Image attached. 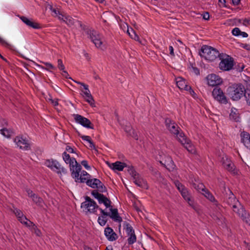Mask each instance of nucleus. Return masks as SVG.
Here are the masks:
<instances>
[{
  "mask_svg": "<svg viewBox=\"0 0 250 250\" xmlns=\"http://www.w3.org/2000/svg\"><path fill=\"white\" fill-rule=\"evenodd\" d=\"M45 165L46 167L58 173L62 172L63 174H66L67 173V169L63 167H62L61 165L57 160L53 159L47 160L45 162Z\"/></svg>",
  "mask_w": 250,
  "mask_h": 250,
  "instance_id": "11",
  "label": "nucleus"
},
{
  "mask_svg": "<svg viewBox=\"0 0 250 250\" xmlns=\"http://www.w3.org/2000/svg\"><path fill=\"white\" fill-rule=\"evenodd\" d=\"M98 191V190H93L91 192V194L98 200L99 204H103L106 208H111V201L103 194L99 193Z\"/></svg>",
  "mask_w": 250,
  "mask_h": 250,
  "instance_id": "14",
  "label": "nucleus"
},
{
  "mask_svg": "<svg viewBox=\"0 0 250 250\" xmlns=\"http://www.w3.org/2000/svg\"><path fill=\"white\" fill-rule=\"evenodd\" d=\"M182 197L184 198V199L186 200L187 199H188L189 197H190V195L188 191V189L187 188L185 190H184L181 193Z\"/></svg>",
  "mask_w": 250,
  "mask_h": 250,
  "instance_id": "42",
  "label": "nucleus"
},
{
  "mask_svg": "<svg viewBox=\"0 0 250 250\" xmlns=\"http://www.w3.org/2000/svg\"><path fill=\"white\" fill-rule=\"evenodd\" d=\"M82 30L84 31L86 34H87L89 36L93 33L94 30H91L88 27H87L85 25L83 27Z\"/></svg>",
  "mask_w": 250,
  "mask_h": 250,
  "instance_id": "46",
  "label": "nucleus"
},
{
  "mask_svg": "<svg viewBox=\"0 0 250 250\" xmlns=\"http://www.w3.org/2000/svg\"><path fill=\"white\" fill-rule=\"evenodd\" d=\"M109 209L110 213L105 211L102 208H99L101 216H99L98 222L101 226H104L106 224L107 221L106 219L107 216H109L114 221L116 222L121 223L122 221V218L119 215L117 208H113L112 207H111Z\"/></svg>",
  "mask_w": 250,
  "mask_h": 250,
  "instance_id": "2",
  "label": "nucleus"
},
{
  "mask_svg": "<svg viewBox=\"0 0 250 250\" xmlns=\"http://www.w3.org/2000/svg\"><path fill=\"white\" fill-rule=\"evenodd\" d=\"M73 116L76 123L87 128L93 129L94 125L87 118L79 114H73Z\"/></svg>",
  "mask_w": 250,
  "mask_h": 250,
  "instance_id": "15",
  "label": "nucleus"
},
{
  "mask_svg": "<svg viewBox=\"0 0 250 250\" xmlns=\"http://www.w3.org/2000/svg\"><path fill=\"white\" fill-rule=\"evenodd\" d=\"M182 145L191 154L196 153V148L190 140H188L187 142L184 143Z\"/></svg>",
  "mask_w": 250,
  "mask_h": 250,
  "instance_id": "26",
  "label": "nucleus"
},
{
  "mask_svg": "<svg viewBox=\"0 0 250 250\" xmlns=\"http://www.w3.org/2000/svg\"><path fill=\"white\" fill-rule=\"evenodd\" d=\"M241 142L248 148L250 149V134L245 131L240 134Z\"/></svg>",
  "mask_w": 250,
  "mask_h": 250,
  "instance_id": "24",
  "label": "nucleus"
},
{
  "mask_svg": "<svg viewBox=\"0 0 250 250\" xmlns=\"http://www.w3.org/2000/svg\"><path fill=\"white\" fill-rule=\"evenodd\" d=\"M13 212L16 215L18 220L24 216L22 212L19 209L15 208L14 210H13Z\"/></svg>",
  "mask_w": 250,
  "mask_h": 250,
  "instance_id": "40",
  "label": "nucleus"
},
{
  "mask_svg": "<svg viewBox=\"0 0 250 250\" xmlns=\"http://www.w3.org/2000/svg\"><path fill=\"white\" fill-rule=\"evenodd\" d=\"M89 37L97 48H100L101 47L102 42L101 40L99 35L95 31H94Z\"/></svg>",
  "mask_w": 250,
  "mask_h": 250,
  "instance_id": "25",
  "label": "nucleus"
},
{
  "mask_svg": "<svg viewBox=\"0 0 250 250\" xmlns=\"http://www.w3.org/2000/svg\"><path fill=\"white\" fill-rule=\"evenodd\" d=\"M82 169V167L80 164L77 165L71 171V175L73 178L75 179L76 182L85 183L86 185L93 188H97L99 192L103 193L106 191V188L101 181L97 178H92V176H84L82 177L80 175V172Z\"/></svg>",
  "mask_w": 250,
  "mask_h": 250,
  "instance_id": "1",
  "label": "nucleus"
},
{
  "mask_svg": "<svg viewBox=\"0 0 250 250\" xmlns=\"http://www.w3.org/2000/svg\"><path fill=\"white\" fill-rule=\"evenodd\" d=\"M222 193L224 194L226 202L228 205L233 208L234 205H238L239 206L240 202L236 198L235 195L229 188H227L224 185L223 187Z\"/></svg>",
  "mask_w": 250,
  "mask_h": 250,
  "instance_id": "8",
  "label": "nucleus"
},
{
  "mask_svg": "<svg viewBox=\"0 0 250 250\" xmlns=\"http://www.w3.org/2000/svg\"><path fill=\"white\" fill-rule=\"evenodd\" d=\"M206 79L208 85L211 86H217L221 84L222 82V79L218 75L214 74H210L207 76Z\"/></svg>",
  "mask_w": 250,
  "mask_h": 250,
  "instance_id": "16",
  "label": "nucleus"
},
{
  "mask_svg": "<svg viewBox=\"0 0 250 250\" xmlns=\"http://www.w3.org/2000/svg\"><path fill=\"white\" fill-rule=\"evenodd\" d=\"M104 235L107 240L110 241H115L118 238L117 234L110 227H107L105 229Z\"/></svg>",
  "mask_w": 250,
  "mask_h": 250,
  "instance_id": "23",
  "label": "nucleus"
},
{
  "mask_svg": "<svg viewBox=\"0 0 250 250\" xmlns=\"http://www.w3.org/2000/svg\"><path fill=\"white\" fill-rule=\"evenodd\" d=\"M229 118L231 120L235 122H238L239 119V114L238 112L237 109L233 108L231 109V112L229 114Z\"/></svg>",
  "mask_w": 250,
  "mask_h": 250,
  "instance_id": "28",
  "label": "nucleus"
},
{
  "mask_svg": "<svg viewBox=\"0 0 250 250\" xmlns=\"http://www.w3.org/2000/svg\"><path fill=\"white\" fill-rule=\"evenodd\" d=\"M213 98L220 104H227L228 102L227 97L223 90L219 87H215L212 91Z\"/></svg>",
  "mask_w": 250,
  "mask_h": 250,
  "instance_id": "12",
  "label": "nucleus"
},
{
  "mask_svg": "<svg viewBox=\"0 0 250 250\" xmlns=\"http://www.w3.org/2000/svg\"><path fill=\"white\" fill-rule=\"evenodd\" d=\"M221 162L223 167L233 175H237L238 174V170L235 165L227 155H223L222 156Z\"/></svg>",
  "mask_w": 250,
  "mask_h": 250,
  "instance_id": "10",
  "label": "nucleus"
},
{
  "mask_svg": "<svg viewBox=\"0 0 250 250\" xmlns=\"http://www.w3.org/2000/svg\"><path fill=\"white\" fill-rule=\"evenodd\" d=\"M80 175H82V177H83L84 176H90V174H89L86 171H85L84 170H83L81 172Z\"/></svg>",
  "mask_w": 250,
  "mask_h": 250,
  "instance_id": "59",
  "label": "nucleus"
},
{
  "mask_svg": "<svg viewBox=\"0 0 250 250\" xmlns=\"http://www.w3.org/2000/svg\"><path fill=\"white\" fill-rule=\"evenodd\" d=\"M232 208L233 212L236 213L244 222L250 226V215L245 209L244 207L240 203L239 206L238 205H234V207Z\"/></svg>",
  "mask_w": 250,
  "mask_h": 250,
  "instance_id": "9",
  "label": "nucleus"
},
{
  "mask_svg": "<svg viewBox=\"0 0 250 250\" xmlns=\"http://www.w3.org/2000/svg\"><path fill=\"white\" fill-rule=\"evenodd\" d=\"M66 151H68V152L70 153H75V151L74 149L71 147L70 146H67L65 148Z\"/></svg>",
  "mask_w": 250,
  "mask_h": 250,
  "instance_id": "51",
  "label": "nucleus"
},
{
  "mask_svg": "<svg viewBox=\"0 0 250 250\" xmlns=\"http://www.w3.org/2000/svg\"><path fill=\"white\" fill-rule=\"evenodd\" d=\"M64 18L65 19L64 20V22L68 26H71L74 25L75 21L71 17L66 15L65 17H64Z\"/></svg>",
  "mask_w": 250,
  "mask_h": 250,
  "instance_id": "37",
  "label": "nucleus"
},
{
  "mask_svg": "<svg viewBox=\"0 0 250 250\" xmlns=\"http://www.w3.org/2000/svg\"><path fill=\"white\" fill-rule=\"evenodd\" d=\"M26 192H27V194H28V196H29L30 198H31V195H32L36 194L35 193H33V192L31 190H30V189H27Z\"/></svg>",
  "mask_w": 250,
  "mask_h": 250,
  "instance_id": "61",
  "label": "nucleus"
},
{
  "mask_svg": "<svg viewBox=\"0 0 250 250\" xmlns=\"http://www.w3.org/2000/svg\"><path fill=\"white\" fill-rule=\"evenodd\" d=\"M124 229L125 230L128 238L127 243L129 245H132L136 241V236L135 234L134 230L131 225L125 221L123 224Z\"/></svg>",
  "mask_w": 250,
  "mask_h": 250,
  "instance_id": "13",
  "label": "nucleus"
},
{
  "mask_svg": "<svg viewBox=\"0 0 250 250\" xmlns=\"http://www.w3.org/2000/svg\"><path fill=\"white\" fill-rule=\"evenodd\" d=\"M165 125L168 130L174 134L178 133V126L169 118H166L165 120Z\"/></svg>",
  "mask_w": 250,
  "mask_h": 250,
  "instance_id": "20",
  "label": "nucleus"
},
{
  "mask_svg": "<svg viewBox=\"0 0 250 250\" xmlns=\"http://www.w3.org/2000/svg\"><path fill=\"white\" fill-rule=\"evenodd\" d=\"M186 201L188 202L189 205L191 207L194 209H197L196 205L194 203V201L192 200L190 197L187 199Z\"/></svg>",
  "mask_w": 250,
  "mask_h": 250,
  "instance_id": "44",
  "label": "nucleus"
},
{
  "mask_svg": "<svg viewBox=\"0 0 250 250\" xmlns=\"http://www.w3.org/2000/svg\"><path fill=\"white\" fill-rule=\"evenodd\" d=\"M245 84L246 88V89H250V80L248 79L247 81H245Z\"/></svg>",
  "mask_w": 250,
  "mask_h": 250,
  "instance_id": "56",
  "label": "nucleus"
},
{
  "mask_svg": "<svg viewBox=\"0 0 250 250\" xmlns=\"http://www.w3.org/2000/svg\"><path fill=\"white\" fill-rule=\"evenodd\" d=\"M49 100L51 101V104L55 106H57L59 104L57 99H49Z\"/></svg>",
  "mask_w": 250,
  "mask_h": 250,
  "instance_id": "54",
  "label": "nucleus"
},
{
  "mask_svg": "<svg viewBox=\"0 0 250 250\" xmlns=\"http://www.w3.org/2000/svg\"><path fill=\"white\" fill-rule=\"evenodd\" d=\"M50 9L55 14V16H57L58 15H61V13L59 10L53 8L52 7H51Z\"/></svg>",
  "mask_w": 250,
  "mask_h": 250,
  "instance_id": "52",
  "label": "nucleus"
},
{
  "mask_svg": "<svg viewBox=\"0 0 250 250\" xmlns=\"http://www.w3.org/2000/svg\"><path fill=\"white\" fill-rule=\"evenodd\" d=\"M130 135H131V136L134 138L135 140H137L138 139V136L136 132L134 131V130L132 129V134L131 132L129 133Z\"/></svg>",
  "mask_w": 250,
  "mask_h": 250,
  "instance_id": "53",
  "label": "nucleus"
},
{
  "mask_svg": "<svg viewBox=\"0 0 250 250\" xmlns=\"http://www.w3.org/2000/svg\"><path fill=\"white\" fill-rule=\"evenodd\" d=\"M14 142L21 148L24 150H29L30 149V144L25 138L22 136H17L14 139Z\"/></svg>",
  "mask_w": 250,
  "mask_h": 250,
  "instance_id": "18",
  "label": "nucleus"
},
{
  "mask_svg": "<svg viewBox=\"0 0 250 250\" xmlns=\"http://www.w3.org/2000/svg\"><path fill=\"white\" fill-rule=\"evenodd\" d=\"M42 63L43 64H44V65L47 67V68H46L47 70H49V69L55 70L56 69V67L53 64H52L51 63H50L49 62H42Z\"/></svg>",
  "mask_w": 250,
  "mask_h": 250,
  "instance_id": "48",
  "label": "nucleus"
},
{
  "mask_svg": "<svg viewBox=\"0 0 250 250\" xmlns=\"http://www.w3.org/2000/svg\"><path fill=\"white\" fill-rule=\"evenodd\" d=\"M81 138L83 140L88 142L89 143V147L91 149H95V146L93 144L90 136L86 135H82Z\"/></svg>",
  "mask_w": 250,
  "mask_h": 250,
  "instance_id": "32",
  "label": "nucleus"
},
{
  "mask_svg": "<svg viewBox=\"0 0 250 250\" xmlns=\"http://www.w3.org/2000/svg\"><path fill=\"white\" fill-rule=\"evenodd\" d=\"M57 17L60 20H62L64 22V20L65 19L64 17H65V15H63L61 13V15H58Z\"/></svg>",
  "mask_w": 250,
  "mask_h": 250,
  "instance_id": "63",
  "label": "nucleus"
},
{
  "mask_svg": "<svg viewBox=\"0 0 250 250\" xmlns=\"http://www.w3.org/2000/svg\"><path fill=\"white\" fill-rule=\"evenodd\" d=\"M21 224H23L27 227H30V226L33 224V222L29 220L26 216H24L18 220Z\"/></svg>",
  "mask_w": 250,
  "mask_h": 250,
  "instance_id": "36",
  "label": "nucleus"
},
{
  "mask_svg": "<svg viewBox=\"0 0 250 250\" xmlns=\"http://www.w3.org/2000/svg\"><path fill=\"white\" fill-rule=\"evenodd\" d=\"M188 67L190 70L196 75L200 74L199 69L197 67L194 66L193 63H190Z\"/></svg>",
  "mask_w": 250,
  "mask_h": 250,
  "instance_id": "38",
  "label": "nucleus"
},
{
  "mask_svg": "<svg viewBox=\"0 0 250 250\" xmlns=\"http://www.w3.org/2000/svg\"><path fill=\"white\" fill-rule=\"evenodd\" d=\"M227 91L230 99L232 101H237L244 97L246 89L241 83H234L228 87Z\"/></svg>",
  "mask_w": 250,
  "mask_h": 250,
  "instance_id": "3",
  "label": "nucleus"
},
{
  "mask_svg": "<svg viewBox=\"0 0 250 250\" xmlns=\"http://www.w3.org/2000/svg\"><path fill=\"white\" fill-rule=\"evenodd\" d=\"M185 90L189 91V93L193 96L195 95V92L189 85H188Z\"/></svg>",
  "mask_w": 250,
  "mask_h": 250,
  "instance_id": "49",
  "label": "nucleus"
},
{
  "mask_svg": "<svg viewBox=\"0 0 250 250\" xmlns=\"http://www.w3.org/2000/svg\"><path fill=\"white\" fill-rule=\"evenodd\" d=\"M244 97L247 104L250 106V89H246Z\"/></svg>",
  "mask_w": 250,
  "mask_h": 250,
  "instance_id": "41",
  "label": "nucleus"
},
{
  "mask_svg": "<svg viewBox=\"0 0 250 250\" xmlns=\"http://www.w3.org/2000/svg\"><path fill=\"white\" fill-rule=\"evenodd\" d=\"M127 170L133 178V182L137 186L142 188H147V185L146 182L136 171L133 166H128Z\"/></svg>",
  "mask_w": 250,
  "mask_h": 250,
  "instance_id": "6",
  "label": "nucleus"
},
{
  "mask_svg": "<svg viewBox=\"0 0 250 250\" xmlns=\"http://www.w3.org/2000/svg\"><path fill=\"white\" fill-rule=\"evenodd\" d=\"M192 187L199 192L202 191L203 192H204L206 191L205 190L207 189L204 184L200 183H194L192 184Z\"/></svg>",
  "mask_w": 250,
  "mask_h": 250,
  "instance_id": "31",
  "label": "nucleus"
},
{
  "mask_svg": "<svg viewBox=\"0 0 250 250\" xmlns=\"http://www.w3.org/2000/svg\"><path fill=\"white\" fill-rule=\"evenodd\" d=\"M83 88L84 90H83V96L85 99V101L88 103L92 106H94L95 102L90 92L88 89V85L86 84L84 85Z\"/></svg>",
  "mask_w": 250,
  "mask_h": 250,
  "instance_id": "21",
  "label": "nucleus"
},
{
  "mask_svg": "<svg viewBox=\"0 0 250 250\" xmlns=\"http://www.w3.org/2000/svg\"><path fill=\"white\" fill-rule=\"evenodd\" d=\"M169 50L170 51V54L172 56H174V49L172 46H169Z\"/></svg>",
  "mask_w": 250,
  "mask_h": 250,
  "instance_id": "62",
  "label": "nucleus"
},
{
  "mask_svg": "<svg viewBox=\"0 0 250 250\" xmlns=\"http://www.w3.org/2000/svg\"><path fill=\"white\" fill-rule=\"evenodd\" d=\"M1 134L6 138H10L13 133L12 131L10 129H8L6 128H3L0 129Z\"/></svg>",
  "mask_w": 250,
  "mask_h": 250,
  "instance_id": "35",
  "label": "nucleus"
},
{
  "mask_svg": "<svg viewBox=\"0 0 250 250\" xmlns=\"http://www.w3.org/2000/svg\"><path fill=\"white\" fill-rule=\"evenodd\" d=\"M243 22L242 24L245 26H246L247 24H249V19H245L242 20Z\"/></svg>",
  "mask_w": 250,
  "mask_h": 250,
  "instance_id": "64",
  "label": "nucleus"
},
{
  "mask_svg": "<svg viewBox=\"0 0 250 250\" xmlns=\"http://www.w3.org/2000/svg\"><path fill=\"white\" fill-rule=\"evenodd\" d=\"M58 67L60 70H63L65 69L64 65L61 59L58 60Z\"/></svg>",
  "mask_w": 250,
  "mask_h": 250,
  "instance_id": "47",
  "label": "nucleus"
},
{
  "mask_svg": "<svg viewBox=\"0 0 250 250\" xmlns=\"http://www.w3.org/2000/svg\"><path fill=\"white\" fill-rule=\"evenodd\" d=\"M203 18L205 20H208L209 18V15L208 12H206L203 15Z\"/></svg>",
  "mask_w": 250,
  "mask_h": 250,
  "instance_id": "57",
  "label": "nucleus"
},
{
  "mask_svg": "<svg viewBox=\"0 0 250 250\" xmlns=\"http://www.w3.org/2000/svg\"><path fill=\"white\" fill-rule=\"evenodd\" d=\"M176 84L179 89L184 90L185 89L188 85L185 80L180 77L177 79Z\"/></svg>",
  "mask_w": 250,
  "mask_h": 250,
  "instance_id": "30",
  "label": "nucleus"
},
{
  "mask_svg": "<svg viewBox=\"0 0 250 250\" xmlns=\"http://www.w3.org/2000/svg\"><path fill=\"white\" fill-rule=\"evenodd\" d=\"M81 164L87 170L90 169V166H88L87 161L86 160H83L81 162Z\"/></svg>",
  "mask_w": 250,
  "mask_h": 250,
  "instance_id": "50",
  "label": "nucleus"
},
{
  "mask_svg": "<svg viewBox=\"0 0 250 250\" xmlns=\"http://www.w3.org/2000/svg\"><path fill=\"white\" fill-rule=\"evenodd\" d=\"M0 43L2 44V45H4L6 46H8L9 44L5 42L3 39L0 37Z\"/></svg>",
  "mask_w": 250,
  "mask_h": 250,
  "instance_id": "58",
  "label": "nucleus"
},
{
  "mask_svg": "<svg viewBox=\"0 0 250 250\" xmlns=\"http://www.w3.org/2000/svg\"><path fill=\"white\" fill-rule=\"evenodd\" d=\"M204 192H203L202 194L210 202L214 203L215 205L217 204V201L215 199L214 196L213 194L208 190L206 189Z\"/></svg>",
  "mask_w": 250,
  "mask_h": 250,
  "instance_id": "29",
  "label": "nucleus"
},
{
  "mask_svg": "<svg viewBox=\"0 0 250 250\" xmlns=\"http://www.w3.org/2000/svg\"><path fill=\"white\" fill-rule=\"evenodd\" d=\"M106 163L108 166L114 170L122 171L124 167H127L128 168L129 166H127L125 163H122L120 161H117L113 163H110L107 162Z\"/></svg>",
  "mask_w": 250,
  "mask_h": 250,
  "instance_id": "22",
  "label": "nucleus"
},
{
  "mask_svg": "<svg viewBox=\"0 0 250 250\" xmlns=\"http://www.w3.org/2000/svg\"><path fill=\"white\" fill-rule=\"evenodd\" d=\"M219 58L221 60L219 64V67L221 70L229 71L232 69L234 60L232 57L226 54H221Z\"/></svg>",
  "mask_w": 250,
  "mask_h": 250,
  "instance_id": "5",
  "label": "nucleus"
},
{
  "mask_svg": "<svg viewBox=\"0 0 250 250\" xmlns=\"http://www.w3.org/2000/svg\"><path fill=\"white\" fill-rule=\"evenodd\" d=\"M81 208H83L86 212L95 213L97 209H99V207L96 203L89 196H85V201L81 204Z\"/></svg>",
  "mask_w": 250,
  "mask_h": 250,
  "instance_id": "7",
  "label": "nucleus"
},
{
  "mask_svg": "<svg viewBox=\"0 0 250 250\" xmlns=\"http://www.w3.org/2000/svg\"><path fill=\"white\" fill-rule=\"evenodd\" d=\"M30 228H31V230L34 231V233L37 236H40L41 235L42 233L41 230L38 229L37 227L33 223V224L30 226Z\"/></svg>",
  "mask_w": 250,
  "mask_h": 250,
  "instance_id": "39",
  "label": "nucleus"
},
{
  "mask_svg": "<svg viewBox=\"0 0 250 250\" xmlns=\"http://www.w3.org/2000/svg\"><path fill=\"white\" fill-rule=\"evenodd\" d=\"M31 198L34 203H35L38 206H43L44 201L43 199L41 197H39L37 194H36L32 195Z\"/></svg>",
  "mask_w": 250,
  "mask_h": 250,
  "instance_id": "27",
  "label": "nucleus"
},
{
  "mask_svg": "<svg viewBox=\"0 0 250 250\" xmlns=\"http://www.w3.org/2000/svg\"><path fill=\"white\" fill-rule=\"evenodd\" d=\"M62 156L65 163L69 164L70 172L77 167V165H79L76 159L74 157H70L69 154L67 153L66 151L62 153Z\"/></svg>",
  "mask_w": 250,
  "mask_h": 250,
  "instance_id": "17",
  "label": "nucleus"
},
{
  "mask_svg": "<svg viewBox=\"0 0 250 250\" xmlns=\"http://www.w3.org/2000/svg\"><path fill=\"white\" fill-rule=\"evenodd\" d=\"M241 31L238 27L233 28L231 31L232 34L234 36H240Z\"/></svg>",
  "mask_w": 250,
  "mask_h": 250,
  "instance_id": "45",
  "label": "nucleus"
},
{
  "mask_svg": "<svg viewBox=\"0 0 250 250\" xmlns=\"http://www.w3.org/2000/svg\"><path fill=\"white\" fill-rule=\"evenodd\" d=\"M176 135H177L179 141L182 145L184 144V143L187 142V141L189 140L183 132L180 133L179 131L178 133Z\"/></svg>",
  "mask_w": 250,
  "mask_h": 250,
  "instance_id": "34",
  "label": "nucleus"
},
{
  "mask_svg": "<svg viewBox=\"0 0 250 250\" xmlns=\"http://www.w3.org/2000/svg\"><path fill=\"white\" fill-rule=\"evenodd\" d=\"M199 55L206 60L212 62L219 58L221 54L215 48L207 45H203L199 51Z\"/></svg>",
  "mask_w": 250,
  "mask_h": 250,
  "instance_id": "4",
  "label": "nucleus"
},
{
  "mask_svg": "<svg viewBox=\"0 0 250 250\" xmlns=\"http://www.w3.org/2000/svg\"><path fill=\"white\" fill-rule=\"evenodd\" d=\"M175 185L180 193H181L183 191H184V190H185L187 189L184 185H183L181 183H180L179 182H177V183H176Z\"/></svg>",
  "mask_w": 250,
  "mask_h": 250,
  "instance_id": "43",
  "label": "nucleus"
},
{
  "mask_svg": "<svg viewBox=\"0 0 250 250\" xmlns=\"http://www.w3.org/2000/svg\"><path fill=\"white\" fill-rule=\"evenodd\" d=\"M127 33L132 39L135 41H139V37L136 34L135 32L132 28H130V29L128 28Z\"/></svg>",
  "mask_w": 250,
  "mask_h": 250,
  "instance_id": "33",
  "label": "nucleus"
},
{
  "mask_svg": "<svg viewBox=\"0 0 250 250\" xmlns=\"http://www.w3.org/2000/svg\"><path fill=\"white\" fill-rule=\"evenodd\" d=\"M20 19L27 26L33 29H38L42 28V26L38 22H35L32 19H29L25 16H20Z\"/></svg>",
  "mask_w": 250,
  "mask_h": 250,
  "instance_id": "19",
  "label": "nucleus"
},
{
  "mask_svg": "<svg viewBox=\"0 0 250 250\" xmlns=\"http://www.w3.org/2000/svg\"><path fill=\"white\" fill-rule=\"evenodd\" d=\"M62 75L64 77H65V78H66L67 79H72V78L71 77H69V74H68V72L64 70V69L63 70H62Z\"/></svg>",
  "mask_w": 250,
  "mask_h": 250,
  "instance_id": "55",
  "label": "nucleus"
},
{
  "mask_svg": "<svg viewBox=\"0 0 250 250\" xmlns=\"http://www.w3.org/2000/svg\"><path fill=\"white\" fill-rule=\"evenodd\" d=\"M245 66L244 64H241V66H239L238 68H236L237 71L238 72H242Z\"/></svg>",
  "mask_w": 250,
  "mask_h": 250,
  "instance_id": "60",
  "label": "nucleus"
}]
</instances>
